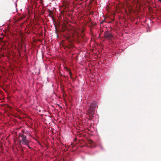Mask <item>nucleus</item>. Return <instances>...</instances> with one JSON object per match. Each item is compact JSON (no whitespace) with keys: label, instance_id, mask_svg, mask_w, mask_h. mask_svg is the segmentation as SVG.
<instances>
[{"label":"nucleus","instance_id":"obj_1","mask_svg":"<svg viewBox=\"0 0 161 161\" xmlns=\"http://www.w3.org/2000/svg\"><path fill=\"white\" fill-rule=\"evenodd\" d=\"M19 137H21L22 139L20 142L23 145H26L30 148L31 149V147L29 146V140L27 138L26 136L22 134H20L19 136Z\"/></svg>","mask_w":161,"mask_h":161},{"label":"nucleus","instance_id":"obj_2","mask_svg":"<svg viewBox=\"0 0 161 161\" xmlns=\"http://www.w3.org/2000/svg\"><path fill=\"white\" fill-rule=\"evenodd\" d=\"M96 106V103L94 101L90 103V106L88 110V112L90 115L92 116L94 114V111Z\"/></svg>","mask_w":161,"mask_h":161},{"label":"nucleus","instance_id":"obj_3","mask_svg":"<svg viewBox=\"0 0 161 161\" xmlns=\"http://www.w3.org/2000/svg\"><path fill=\"white\" fill-rule=\"evenodd\" d=\"M104 35L105 38L108 39H111L113 37V35L110 33H109L108 31H106L104 32Z\"/></svg>","mask_w":161,"mask_h":161},{"label":"nucleus","instance_id":"obj_4","mask_svg":"<svg viewBox=\"0 0 161 161\" xmlns=\"http://www.w3.org/2000/svg\"><path fill=\"white\" fill-rule=\"evenodd\" d=\"M48 12L49 14V16L51 17V18H53V11L52 10H49Z\"/></svg>","mask_w":161,"mask_h":161},{"label":"nucleus","instance_id":"obj_5","mask_svg":"<svg viewBox=\"0 0 161 161\" xmlns=\"http://www.w3.org/2000/svg\"><path fill=\"white\" fill-rule=\"evenodd\" d=\"M66 39L69 42H71V41L70 40V37L69 36H67L66 37Z\"/></svg>","mask_w":161,"mask_h":161},{"label":"nucleus","instance_id":"obj_6","mask_svg":"<svg viewBox=\"0 0 161 161\" xmlns=\"http://www.w3.org/2000/svg\"><path fill=\"white\" fill-rule=\"evenodd\" d=\"M5 106H6V107H7V108H9L10 109H11V106H9V105H7H7H6Z\"/></svg>","mask_w":161,"mask_h":161},{"label":"nucleus","instance_id":"obj_7","mask_svg":"<svg viewBox=\"0 0 161 161\" xmlns=\"http://www.w3.org/2000/svg\"><path fill=\"white\" fill-rule=\"evenodd\" d=\"M89 142L90 143H92L93 142V141L92 140H89Z\"/></svg>","mask_w":161,"mask_h":161},{"label":"nucleus","instance_id":"obj_8","mask_svg":"<svg viewBox=\"0 0 161 161\" xmlns=\"http://www.w3.org/2000/svg\"><path fill=\"white\" fill-rule=\"evenodd\" d=\"M69 75H70V76L71 77L72 75V74L71 72H70Z\"/></svg>","mask_w":161,"mask_h":161},{"label":"nucleus","instance_id":"obj_9","mask_svg":"<svg viewBox=\"0 0 161 161\" xmlns=\"http://www.w3.org/2000/svg\"><path fill=\"white\" fill-rule=\"evenodd\" d=\"M64 103L65 104V105H67V103H66V101H64Z\"/></svg>","mask_w":161,"mask_h":161},{"label":"nucleus","instance_id":"obj_10","mask_svg":"<svg viewBox=\"0 0 161 161\" xmlns=\"http://www.w3.org/2000/svg\"><path fill=\"white\" fill-rule=\"evenodd\" d=\"M67 47H68V48H70L71 47H69V46H67Z\"/></svg>","mask_w":161,"mask_h":161},{"label":"nucleus","instance_id":"obj_11","mask_svg":"<svg viewBox=\"0 0 161 161\" xmlns=\"http://www.w3.org/2000/svg\"><path fill=\"white\" fill-rule=\"evenodd\" d=\"M159 1H160V2H161V0H159Z\"/></svg>","mask_w":161,"mask_h":161}]
</instances>
